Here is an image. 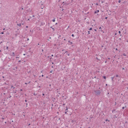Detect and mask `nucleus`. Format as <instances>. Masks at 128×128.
<instances>
[{
  "instance_id": "412c9836",
  "label": "nucleus",
  "mask_w": 128,
  "mask_h": 128,
  "mask_svg": "<svg viewBox=\"0 0 128 128\" xmlns=\"http://www.w3.org/2000/svg\"><path fill=\"white\" fill-rule=\"evenodd\" d=\"M1 34H4V32H2Z\"/></svg>"
},
{
  "instance_id": "39448f33",
  "label": "nucleus",
  "mask_w": 128,
  "mask_h": 128,
  "mask_svg": "<svg viewBox=\"0 0 128 128\" xmlns=\"http://www.w3.org/2000/svg\"><path fill=\"white\" fill-rule=\"evenodd\" d=\"M114 112H116V110L114 109V110L112 111V114H114Z\"/></svg>"
},
{
  "instance_id": "603ef678",
  "label": "nucleus",
  "mask_w": 128,
  "mask_h": 128,
  "mask_svg": "<svg viewBox=\"0 0 128 128\" xmlns=\"http://www.w3.org/2000/svg\"><path fill=\"white\" fill-rule=\"evenodd\" d=\"M28 20H30V19H28Z\"/></svg>"
},
{
  "instance_id": "4d7b16f0",
  "label": "nucleus",
  "mask_w": 128,
  "mask_h": 128,
  "mask_svg": "<svg viewBox=\"0 0 128 128\" xmlns=\"http://www.w3.org/2000/svg\"><path fill=\"white\" fill-rule=\"evenodd\" d=\"M52 68H54V66H52Z\"/></svg>"
},
{
  "instance_id": "f257e3e1",
  "label": "nucleus",
  "mask_w": 128,
  "mask_h": 128,
  "mask_svg": "<svg viewBox=\"0 0 128 128\" xmlns=\"http://www.w3.org/2000/svg\"><path fill=\"white\" fill-rule=\"evenodd\" d=\"M94 92L96 96H100V90H95Z\"/></svg>"
},
{
  "instance_id": "a18cd8bd",
  "label": "nucleus",
  "mask_w": 128,
  "mask_h": 128,
  "mask_svg": "<svg viewBox=\"0 0 128 128\" xmlns=\"http://www.w3.org/2000/svg\"><path fill=\"white\" fill-rule=\"evenodd\" d=\"M116 50H118V48H116Z\"/></svg>"
},
{
  "instance_id": "0eeeda50",
  "label": "nucleus",
  "mask_w": 128,
  "mask_h": 128,
  "mask_svg": "<svg viewBox=\"0 0 128 128\" xmlns=\"http://www.w3.org/2000/svg\"><path fill=\"white\" fill-rule=\"evenodd\" d=\"M16 92H17V90H15L14 91H13V92H14V94H16Z\"/></svg>"
},
{
  "instance_id": "de8ad7c7",
  "label": "nucleus",
  "mask_w": 128,
  "mask_h": 128,
  "mask_svg": "<svg viewBox=\"0 0 128 128\" xmlns=\"http://www.w3.org/2000/svg\"><path fill=\"white\" fill-rule=\"evenodd\" d=\"M28 126H30V124H28Z\"/></svg>"
},
{
  "instance_id": "aec40b11",
  "label": "nucleus",
  "mask_w": 128,
  "mask_h": 128,
  "mask_svg": "<svg viewBox=\"0 0 128 128\" xmlns=\"http://www.w3.org/2000/svg\"><path fill=\"white\" fill-rule=\"evenodd\" d=\"M67 113H68V112H64V114H66Z\"/></svg>"
},
{
  "instance_id": "c9c22d12",
  "label": "nucleus",
  "mask_w": 128,
  "mask_h": 128,
  "mask_svg": "<svg viewBox=\"0 0 128 128\" xmlns=\"http://www.w3.org/2000/svg\"><path fill=\"white\" fill-rule=\"evenodd\" d=\"M22 8V10H24V8Z\"/></svg>"
},
{
  "instance_id": "2eb2a0df",
  "label": "nucleus",
  "mask_w": 128,
  "mask_h": 128,
  "mask_svg": "<svg viewBox=\"0 0 128 128\" xmlns=\"http://www.w3.org/2000/svg\"><path fill=\"white\" fill-rule=\"evenodd\" d=\"M6 50H8V46H6Z\"/></svg>"
},
{
  "instance_id": "8fccbe9b",
  "label": "nucleus",
  "mask_w": 128,
  "mask_h": 128,
  "mask_svg": "<svg viewBox=\"0 0 128 128\" xmlns=\"http://www.w3.org/2000/svg\"><path fill=\"white\" fill-rule=\"evenodd\" d=\"M24 56H26V54H24Z\"/></svg>"
},
{
  "instance_id": "4be33fe9",
  "label": "nucleus",
  "mask_w": 128,
  "mask_h": 128,
  "mask_svg": "<svg viewBox=\"0 0 128 128\" xmlns=\"http://www.w3.org/2000/svg\"><path fill=\"white\" fill-rule=\"evenodd\" d=\"M122 110H124V107L122 108Z\"/></svg>"
},
{
  "instance_id": "864d4df0",
  "label": "nucleus",
  "mask_w": 128,
  "mask_h": 128,
  "mask_svg": "<svg viewBox=\"0 0 128 128\" xmlns=\"http://www.w3.org/2000/svg\"><path fill=\"white\" fill-rule=\"evenodd\" d=\"M64 40H66V38L64 39Z\"/></svg>"
},
{
  "instance_id": "ddd939ff",
  "label": "nucleus",
  "mask_w": 128,
  "mask_h": 128,
  "mask_svg": "<svg viewBox=\"0 0 128 128\" xmlns=\"http://www.w3.org/2000/svg\"><path fill=\"white\" fill-rule=\"evenodd\" d=\"M52 22H56V20L54 19V20H52Z\"/></svg>"
},
{
  "instance_id": "c756f323",
  "label": "nucleus",
  "mask_w": 128,
  "mask_h": 128,
  "mask_svg": "<svg viewBox=\"0 0 128 128\" xmlns=\"http://www.w3.org/2000/svg\"><path fill=\"white\" fill-rule=\"evenodd\" d=\"M95 32H96V29H94Z\"/></svg>"
},
{
  "instance_id": "9b49d317",
  "label": "nucleus",
  "mask_w": 128,
  "mask_h": 128,
  "mask_svg": "<svg viewBox=\"0 0 128 128\" xmlns=\"http://www.w3.org/2000/svg\"><path fill=\"white\" fill-rule=\"evenodd\" d=\"M12 56H14V52H12Z\"/></svg>"
},
{
  "instance_id": "58836bf2",
  "label": "nucleus",
  "mask_w": 128,
  "mask_h": 128,
  "mask_svg": "<svg viewBox=\"0 0 128 128\" xmlns=\"http://www.w3.org/2000/svg\"><path fill=\"white\" fill-rule=\"evenodd\" d=\"M42 76H44V74H42Z\"/></svg>"
},
{
  "instance_id": "2f4dec72",
  "label": "nucleus",
  "mask_w": 128,
  "mask_h": 128,
  "mask_svg": "<svg viewBox=\"0 0 128 128\" xmlns=\"http://www.w3.org/2000/svg\"><path fill=\"white\" fill-rule=\"evenodd\" d=\"M108 119H106V122H108Z\"/></svg>"
},
{
  "instance_id": "f704fd0d",
  "label": "nucleus",
  "mask_w": 128,
  "mask_h": 128,
  "mask_svg": "<svg viewBox=\"0 0 128 128\" xmlns=\"http://www.w3.org/2000/svg\"><path fill=\"white\" fill-rule=\"evenodd\" d=\"M65 105H66V104H63V106H65Z\"/></svg>"
},
{
  "instance_id": "423d86ee",
  "label": "nucleus",
  "mask_w": 128,
  "mask_h": 128,
  "mask_svg": "<svg viewBox=\"0 0 128 128\" xmlns=\"http://www.w3.org/2000/svg\"><path fill=\"white\" fill-rule=\"evenodd\" d=\"M18 26H22V24H18Z\"/></svg>"
},
{
  "instance_id": "393cba45",
  "label": "nucleus",
  "mask_w": 128,
  "mask_h": 128,
  "mask_svg": "<svg viewBox=\"0 0 128 128\" xmlns=\"http://www.w3.org/2000/svg\"><path fill=\"white\" fill-rule=\"evenodd\" d=\"M27 40H28V41L30 40V39H29V38H28V39H27Z\"/></svg>"
},
{
  "instance_id": "4468645a",
  "label": "nucleus",
  "mask_w": 128,
  "mask_h": 128,
  "mask_svg": "<svg viewBox=\"0 0 128 128\" xmlns=\"http://www.w3.org/2000/svg\"><path fill=\"white\" fill-rule=\"evenodd\" d=\"M72 36L74 38V34H72Z\"/></svg>"
},
{
  "instance_id": "7ed1b4c3",
  "label": "nucleus",
  "mask_w": 128,
  "mask_h": 128,
  "mask_svg": "<svg viewBox=\"0 0 128 128\" xmlns=\"http://www.w3.org/2000/svg\"><path fill=\"white\" fill-rule=\"evenodd\" d=\"M98 12H100V10H97L94 12V14H98Z\"/></svg>"
},
{
  "instance_id": "052dcab7",
  "label": "nucleus",
  "mask_w": 128,
  "mask_h": 128,
  "mask_svg": "<svg viewBox=\"0 0 128 128\" xmlns=\"http://www.w3.org/2000/svg\"><path fill=\"white\" fill-rule=\"evenodd\" d=\"M106 86H108V84H106Z\"/></svg>"
},
{
  "instance_id": "9d476101",
  "label": "nucleus",
  "mask_w": 128,
  "mask_h": 128,
  "mask_svg": "<svg viewBox=\"0 0 128 128\" xmlns=\"http://www.w3.org/2000/svg\"><path fill=\"white\" fill-rule=\"evenodd\" d=\"M92 30V28H90V29H89V30Z\"/></svg>"
},
{
  "instance_id": "680f3d73",
  "label": "nucleus",
  "mask_w": 128,
  "mask_h": 128,
  "mask_svg": "<svg viewBox=\"0 0 128 128\" xmlns=\"http://www.w3.org/2000/svg\"><path fill=\"white\" fill-rule=\"evenodd\" d=\"M116 35V34H115Z\"/></svg>"
},
{
  "instance_id": "e433bc0d",
  "label": "nucleus",
  "mask_w": 128,
  "mask_h": 128,
  "mask_svg": "<svg viewBox=\"0 0 128 128\" xmlns=\"http://www.w3.org/2000/svg\"><path fill=\"white\" fill-rule=\"evenodd\" d=\"M52 56H54V54H52Z\"/></svg>"
},
{
  "instance_id": "a19ab883",
  "label": "nucleus",
  "mask_w": 128,
  "mask_h": 128,
  "mask_svg": "<svg viewBox=\"0 0 128 128\" xmlns=\"http://www.w3.org/2000/svg\"><path fill=\"white\" fill-rule=\"evenodd\" d=\"M32 17H33V18H34V16H33Z\"/></svg>"
},
{
  "instance_id": "09e8293b",
  "label": "nucleus",
  "mask_w": 128,
  "mask_h": 128,
  "mask_svg": "<svg viewBox=\"0 0 128 128\" xmlns=\"http://www.w3.org/2000/svg\"><path fill=\"white\" fill-rule=\"evenodd\" d=\"M119 40H122V38H120Z\"/></svg>"
},
{
  "instance_id": "bb28decb",
  "label": "nucleus",
  "mask_w": 128,
  "mask_h": 128,
  "mask_svg": "<svg viewBox=\"0 0 128 128\" xmlns=\"http://www.w3.org/2000/svg\"><path fill=\"white\" fill-rule=\"evenodd\" d=\"M68 56H70V54H68Z\"/></svg>"
},
{
  "instance_id": "1a4fd4ad",
  "label": "nucleus",
  "mask_w": 128,
  "mask_h": 128,
  "mask_svg": "<svg viewBox=\"0 0 128 128\" xmlns=\"http://www.w3.org/2000/svg\"><path fill=\"white\" fill-rule=\"evenodd\" d=\"M103 78H104V80H106V76H104Z\"/></svg>"
},
{
  "instance_id": "473e14b6",
  "label": "nucleus",
  "mask_w": 128,
  "mask_h": 128,
  "mask_svg": "<svg viewBox=\"0 0 128 128\" xmlns=\"http://www.w3.org/2000/svg\"><path fill=\"white\" fill-rule=\"evenodd\" d=\"M34 96H36V94L34 93Z\"/></svg>"
},
{
  "instance_id": "6ab92c4d",
  "label": "nucleus",
  "mask_w": 128,
  "mask_h": 128,
  "mask_svg": "<svg viewBox=\"0 0 128 128\" xmlns=\"http://www.w3.org/2000/svg\"><path fill=\"white\" fill-rule=\"evenodd\" d=\"M120 31H118V34H120Z\"/></svg>"
},
{
  "instance_id": "5701e85b",
  "label": "nucleus",
  "mask_w": 128,
  "mask_h": 128,
  "mask_svg": "<svg viewBox=\"0 0 128 128\" xmlns=\"http://www.w3.org/2000/svg\"><path fill=\"white\" fill-rule=\"evenodd\" d=\"M118 2L120 3V0H118Z\"/></svg>"
},
{
  "instance_id": "f8f14e48",
  "label": "nucleus",
  "mask_w": 128,
  "mask_h": 128,
  "mask_svg": "<svg viewBox=\"0 0 128 128\" xmlns=\"http://www.w3.org/2000/svg\"><path fill=\"white\" fill-rule=\"evenodd\" d=\"M123 56H126V54H123Z\"/></svg>"
},
{
  "instance_id": "b1692460",
  "label": "nucleus",
  "mask_w": 128,
  "mask_h": 128,
  "mask_svg": "<svg viewBox=\"0 0 128 128\" xmlns=\"http://www.w3.org/2000/svg\"><path fill=\"white\" fill-rule=\"evenodd\" d=\"M100 30H102V27H100Z\"/></svg>"
},
{
  "instance_id": "f3484780",
  "label": "nucleus",
  "mask_w": 128,
  "mask_h": 128,
  "mask_svg": "<svg viewBox=\"0 0 128 128\" xmlns=\"http://www.w3.org/2000/svg\"><path fill=\"white\" fill-rule=\"evenodd\" d=\"M105 19H106V20H108V17H106V18H105Z\"/></svg>"
},
{
  "instance_id": "3c124183",
  "label": "nucleus",
  "mask_w": 128,
  "mask_h": 128,
  "mask_svg": "<svg viewBox=\"0 0 128 128\" xmlns=\"http://www.w3.org/2000/svg\"><path fill=\"white\" fill-rule=\"evenodd\" d=\"M26 106H28V103L26 104Z\"/></svg>"
},
{
  "instance_id": "c85d7f7f",
  "label": "nucleus",
  "mask_w": 128,
  "mask_h": 128,
  "mask_svg": "<svg viewBox=\"0 0 128 128\" xmlns=\"http://www.w3.org/2000/svg\"><path fill=\"white\" fill-rule=\"evenodd\" d=\"M25 102H28V100H25Z\"/></svg>"
},
{
  "instance_id": "0e129e2a",
  "label": "nucleus",
  "mask_w": 128,
  "mask_h": 128,
  "mask_svg": "<svg viewBox=\"0 0 128 128\" xmlns=\"http://www.w3.org/2000/svg\"><path fill=\"white\" fill-rule=\"evenodd\" d=\"M88 128H90V127H88Z\"/></svg>"
},
{
  "instance_id": "13d9d810",
  "label": "nucleus",
  "mask_w": 128,
  "mask_h": 128,
  "mask_svg": "<svg viewBox=\"0 0 128 128\" xmlns=\"http://www.w3.org/2000/svg\"><path fill=\"white\" fill-rule=\"evenodd\" d=\"M30 82H28V84H30Z\"/></svg>"
},
{
  "instance_id": "49530a36",
  "label": "nucleus",
  "mask_w": 128,
  "mask_h": 128,
  "mask_svg": "<svg viewBox=\"0 0 128 128\" xmlns=\"http://www.w3.org/2000/svg\"><path fill=\"white\" fill-rule=\"evenodd\" d=\"M108 60H110V58H108Z\"/></svg>"
},
{
  "instance_id": "7c9ffc66",
  "label": "nucleus",
  "mask_w": 128,
  "mask_h": 128,
  "mask_svg": "<svg viewBox=\"0 0 128 128\" xmlns=\"http://www.w3.org/2000/svg\"><path fill=\"white\" fill-rule=\"evenodd\" d=\"M50 73L52 72V70L50 71Z\"/></svg>"
},
{
  "instance_id": "a878e982",
  "label": "nucleus",
  "mask_w": 128,
  "mask_h": 128,
  "mask_svg": "<svg viewBox=\"0 0 128 128\" xmlns=\"http://www.w3.org/2000/svg\"><path fill=\"white\" fill-rule=\"evenodd\" d=\"M52 30H54V28H52Z\"/></svg>"
},
{
  "instance_id": "20e7f679",
  "label": "nucleus",
  "mask_w": 128,
  "mask_h": 128,
  "mask_svg": "<svg viewBox=\"0 0 128 128\" xmlns=\"http://www.w3.org/2000/svg\"><path fill=\"white\" fill-rule=\"evenodd\" d=\"M111 78H112V82H114V77H112Z\"/></svg>"
},
{
  "instance_id": "37998d69",
  "label": "nucleus",
  "mask_w": 128,
  "mask_h": 128,
  "mask_svg": "<svg viewBox=\"0 0 128 128\" xmlns=\"http://www.w3.org/2000/svg\"><path fill=\"white\" fill-rule=\"evenodd\" d=\"M42 96H44V94H42Z\"/></svg>"
},
{
  "instance_id": "ea45409f",
  "label": "nucleus",
  "mask_w": 128,
  "mask_h": 128,
  "mask_svg": "<svg viewBox=\"0 0 128 128\" xmlns=\"http://www.w3.org/2000/svg\"><path fill=\"white\" fill-rule=\"evenodd\" d=\"M25 84H28V83H25Z\"/></svg>"
},
{
  "instance_id": "6e6552de",
  "label": "nucleus",
  "mask_w": 128,
  "mask_h": 128,
  "mask_svg": "<svg viewBox=\"0 0 128 128\" xmlns=\"http://www.w3.org/2000/svg\"><path fill=\"white\" fill-rule=\"evenodd\" d=\"M11 88H13V89L14 90V88H15L14 87V86H11Z\"/></svg>"
},
{
  "instance_id": "c03bdc74",
  "label": "nucleus",
  "mask_w": 128,
  "mask_h": 128,
  "mask_svg": "<svg viewBox=\"0 0 128 128\" xmlns=\"http://www.w3.org/2000/svg\"><path fill=\"white\" fill-rule=\"evenodd\" d=\"M26 28H28V26H26Z\"/></svg>"
},
{
  "instance_id": "cd10ccee",
  "label": "nucleus",
  "mask_w": 128,
  "mask_h": 128,
  "mask_svg": "<svg viewBox=\"0 0 128 128\" xmlns=\"http://www.w3.org/2000/svg\"><path fill=\"white\" fill-rule=\"evenodd\" d=\"M20 90V92H22V89H21Z\"/></svg>"
},
{
  "instance_id": "e2e57ef3",
  "label": "nucleus",
  "mask_w": 128,
  "mask_h": 128,
  "mask_svg": "<svg viewBox=\"0 0 128 128\" xmlns=\"http://www.w3.org/2000/svg\"><path fill=\"white\" fill-rule=\"evenodd\" d=\"M120 36H122V34H120Z\"/></svg>"
},
{
  "instance_id": "5fc2aeb1",
  "label": "nucleus",
  "mask_w": 128,
  "mask_h": 128,
  "mask_svg": "<svg viewBox=\"0 0 128 128\" xmlns=\"http://www.w3.org/2000/svg\"><path fill=\"white\" fill-rule=\"evenodd\" d=\"M44 51V50H42V52H43Z\"/></svg>"
},
{
  "instance_id": "6e6d98bb",
  "label": "nucleus",
  "mask_w": 128,
  "mask_h": 128,
  "mask_svg": "<svg viewBox=\"0 0 128 128\" xmlns=\"http://www.w3.org/2000/svg\"><path fill=\"white\" fill-rule=\"evenodd\" d=\"M68 52V51H66V52Z\"/></svg>"
},
{
  "instance_id": "a211bd4d",
  "label": "nucleus",
  "mask_w": 128,
  "mask_h": 128,
  "mask_svg": "<svg viewBox=\"0 0 128 128\" xmlns=\"http://www.w3.org/2000/svg\"><path fill=\"white\" fill-rule=\"evenodd\" d=\"M90 32L88 31V34H90Z\"/></svg>"
},
{
  "instance_id": "bf43d9fd",
  "label": "nucleus",
  "mask_w": 128,
  "mask_h": 128,
  "mask_svg": "<svg viewBox=\"0 0 128 128\" xmlns=\"http://www.w3.org/2000/svg\"><path fill=\"white\" fill-rule=\"evenodd\" d=\"M38 45H40V44H38Z\"/></svg>"
},
{
  "instance_id": "dca6fc26",
  "label": "nucleus",
  "mask_w": 128,
  "mask_h": 128,
  "mask_svg": "<svg viewBox=\"0 0 128 128\" xmlns=\"http://www.w3.org/2000/svg\"><path fill=\"white\" fill-rule=\"evenodd\" d=\"M66 110H68V107H67V106L66 107Z\"/></svg>"
},
{
  "instance_id": "72a5a7b5",
  "label": "nucleus",
  "mask_w": 128,
  "mask_h": 128,
  "mask_svg": "<svg viewBox=\"0 0 128 128\" xmlns=\"http://www.w3.org/2000/svg\"><path fill=\"white\" fill-rule=\"evenodd\" d=\"M70 44H72V42H70Z\"/></svg>"
},
{
  "instance_id": "4c0bfd02",
  "label": "nucleus",
  "mask_w": 128,
  "mask_h": 128,
  "mask_svg": "<svg viewBox=\"0 0 128 128\" xmlns=\"http://www.w3.org/2000/svg\"><path fill=\"white\" fill-rule=\"evenodd\" d=\"M52 64H54V62H52Z\"/></svg>"
},
{
  "instance_id": "79ce46f5",
  "label": "nucleus",
  "mask_w": 128,
  "mask_h": 128,
  "mask_svg": "<svg viewBox=\"0 0 128 128\" xmlns=\"http://www.w3.org/2000/svg\"><path fill=\"white\" fill-rule=\"evenodd\" d=\"M105 64H106V61L105 62Z\"/></svg>"
},
{
  "instance_id": "f03ea898",
  "label": "nucleus",
  "mask_w": 128,
  "mask_h": 128,
  "mask_svg": "<svg viewBox=\"0 0 128 128\" xmlns=\"http://www.w3.org/2000/svg\"><path fill=\"white\" fill-rule=\"evenodd\" d=\"M116 78H116V80H117L118 81L120 80V76H118V74H116Z\"/></svg>"
}]
</instances>
